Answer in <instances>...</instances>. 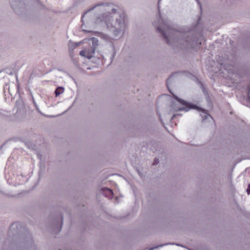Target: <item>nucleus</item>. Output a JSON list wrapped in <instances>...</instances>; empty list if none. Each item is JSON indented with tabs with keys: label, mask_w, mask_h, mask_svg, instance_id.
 Wrapping results in <instances>:
<instances>
[{
	"label": "nucleus",
	"mask_w": 250,
	"mask_h": 250,
	"mask_svg": "<svg viewBox=\"0 0 250 250\" xmlns=\"http://www.w3.org/2000/svg\"><path fill=\"white\" fill-rule=\"evenodd\" d=\"M94 53V50L90 48L82 50L80 52V55L81 56L84 57L88 59H91Z\"/></svg>",
	"instance_id": "nucleus-1"
},
{
	"label": "nucleus",
	"mask_w": 250,
	"mask_h": 250,
	"mask_svg": "<svg viewBox=\"0 0 250 250\" xmlns=\"http://www.w3.org/2000/svg\"><path fill=\"white\" fill-rule=\"evenodd\" d=\"M166 28L167 29L164 28V27L162 28L161 27H158L157 30L158 32L162 34L167 42L168 43V38L167 35V32L169 31L170 29L168 27H167Z\"/></svg>",
	"instance_id": "nucleus-2"
},
{
	"label": "nucleus",
	"mask_w": 250,
	"mask_h": 250,
	"mask_svg": "<svg viewBox=\"0 0 250 250\" xmlns=\"http://www.w3.org/2000/svg\"><path fill=\"white\" fill-rule=\"evenodd\" d=\"M173 98L179 102L182 105L185 106V107L179 108V110H188L187 109L188 108V106L186 101L178 98L177 96L175 95H173Z\"/></svg>",
	"instance_id": "nucleus-3"
},
{
	"label": "nucleus",
	"mask_w": 250,
	"mask_h": 250,
	"mask_svg": "<svg viewBox=\"0 0 250 250\" xmlns=\"http://www.w3.org/2000/svg\"><path fill=\"white\" fill-rule=\"evenodd\" d=\"M103 193L105 197L111 198L113 195V191L111 189L108 188H102Z\"/></svg>",
	"instance_id": "nucleus-4"
},
{
	"label": "nucleus",
	"mask_w": 250,
	"mask_h": 250,
	"mask_svg": "<svg viewBox=\"0 0 250 250\" xmlns=\"http://www.w3.org/2000/svg\"><path fill=\"white\" fill-rule=\"evenodd\" d=\"M64 90V88L62 87H58V88H57L55 91L56 97H57L59 96L60 94L63 93Z\"/></svg>",
	"instance_id": "nucleus-5"
},
{
	"label": "nucleus",
	"mask_w": 250,
	"mask_h": 250,
	"mask_svg": "<svg viewBox=\"0 0 250 250\" xmlns=\"http://www.w3.org/2000/svg\"><path fill=\"white\" fill-rule=\"evenodd\" d=\"M81 42H71L69 43V47L74 49L79 46Z\"/></svg>",
	"instance_id": "nucleus-6"
},
{
	"label": "nucleus",
	"mask_w": 250,
	"mask_h": 250,
	"mask_svg": "<svg viewBox=\"0 0 250 250\" xmlns=\"http://www.w3.org/2000/svg\"><path fill=\"white\" fill-rule=\"evenodd\" d=\"M201 116L204 118V119H206L209 116V115L205 112L202 111L201 113Z\"/></svg>",
	"instance_id": "nucleus-7"
},
{
	"label": "nucleus",
	"mask_w": 250,
	"mask_h": 250,
	"mask_svg": "<svg viewBox=\"0 0 250 250\" xmlns=\"http://www.w3.org/2000/svg\"><path fill=\"white\" fill-rule=\"evenodd\" d=\"M247 191L248 194H250V184L248 185V188L247 189Z\"/></svg>",
	"instance_id": "nucleus-8"
},
{
	"label": "nucleus",
	"mask_w": 250,
	"mask_h": 250,
	"mask_svg": "<svg viewBox=\"0 0 250 250\" xmlns=\"http://www.w3.org/2000/svg\"><path fill=\"white\" fill-rule=\"evenodd\" d=\"M159 163V160L157 159H155L153 163V165H156Z\"/></svg>",
	"instance_id": "nucleus-9"
},
{
	"label": "nucleus",
	"mask_w": 250,
	"mask_h": 250,
	"mask_svg": "<svg viewBox=\"0 0 250 250\" xmlns=\"http://www.w3.org/2000/svg\"><path fill=\"white\" fill-rule=\"evenodd\" d=\"M170 93H171L172 94V95L173 96L174 94L172 93H171V91H170Z\"/></svg>",
	"instance_id": "nucleus-10"
}]
</instances>
